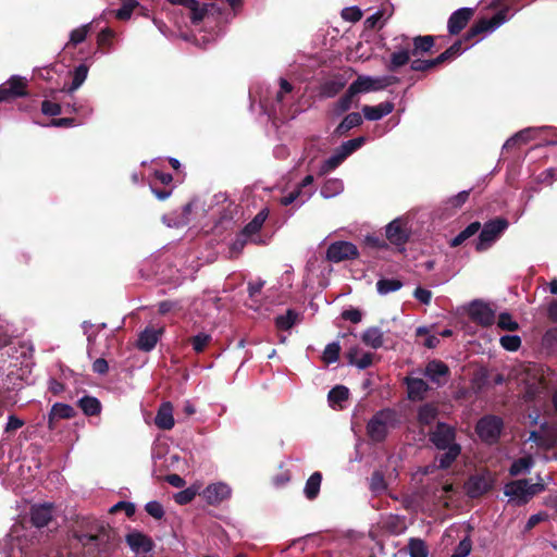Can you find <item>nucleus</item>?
Instances as JSON below:
<instances>
[{
  "mask_svg": "<svg viewBox=\"0 0 557 557\" xmlns=\"http://www.w3.org/2000/svg\"><path fill=\"white\" fill-rule=\"evenodd\" d=\"M72 537L83 547L81 557H111L121 544L119 532L94 517L83 518L81 529L72 532Z\"/></svg>",
  "mask_w": 557,
  "mask_h": 557,
  "instance_id": "f257e3e1",
  "label": "nucleus"
},
{
  "mask_svg": "<svg viewBox=\"0 0 557 557\" xmlns=\"http://www.w3.org/2000/svg\"><path fill=\"white\" fill-rule=\"evenodd\" d=\"M508 12L509 9L504 8L497 11L491 18L483 17L476 21L467 30L462 38L456 40L450 47H448L445 51H443L435 58L438 65H442L445 62H449L459 57L465 51V48L462 47L463 42H470L479 35L488 30H493L499 25H502L507 20Z\"/></svg>",
  "mask_w": 557,
  "mask_h": 557,
  "instance_id": "f03ea898",
  "label": "nucleus"
},
{
  "mask_svg": "<svg viewBox=\"0 0 557 557\" xmlns=\"http://www.w3.org/2000/svg\"><path fill=\"white\" fill-rule=\"evenodd\" d=\"M399 423V416L395 409L384 408L376 411L366 425L368 437L373 443H383L391 429Z\"/></svg>",
  "mask_w": 557,
  "mask_h": 557,
  "instance_id": "7ed1b4c3",
  "label": "nucleus"
},
{
  "mask_svg": "<svg viewBox=\"0 0 557 557\" xmlns=\"http://www.w3.org/2000/svg\"><path fill=\"white\" fill-rule=\"evenodd\" d=\"M544 491V484L534 483L530 484L527 479L515 480L507 483L504 487V494L517 506H522L529 503V500L536 494Z\"/></svg>",
  "mask_w": 557,
  "mask_h": 557,
  "instance_id": "20e7f679",
  "label": "nucleus"
},
{
  "mask_svg": "<svg viewBox=\"0 0 557 557\" xmlns=\"http://www.w3.org/2000/svg\"><path fill=\"white\" fill-rule=\"evenodd\" d=\"M503 430V419L494 414L482 417L475 425L478 436L482 442L488 445H494L499 441Z\"/></svg>",
  "mask_w": 557,
  "mask_h": 557,
  "instance_id": "39448f33",
  "label": "nucleus"
},
{
  "mask_svg": "<svg viewBox=\"0 0 557 557\" xmlns=\"http://www.w3.org/2000/svg\"><path fill=\"white\" fill-rule=\"evenodd\" d=\"M508 225L509 223L505 218H496L486 222L479 234L475 250L479 252L486 250Z\"/></svg>",
  "mask_w": 557,
  "mask_h": 557,
  "instance_id": "423d86ee",
  "label": "nucleus"
},
{
  "mask_svg": "<svg viewBox=\"0 0 557 557\" xmlns=\"http://www.w3.org/2000/svg\"><path fill=\"white\" fill-rule=\"evenodd\" d=\"M70 420V405L63 403H55L52 405L48 413V429L53 436H64V431L69 425Z\"/></svg>",
  "mask_w": 557,
  "mask_h": 557,
  "instance_id": "0eeeda50",
  "label": "nucleus"
},
{
  "mask_svg": "<svg viewBox=\"0 0 557 557\" xmlns=\"http://www.w3.org/2000/svg\"><path fill=\"white\" fill-rule=\"evenodd\" d=\"M28 82L25 77L13 75L0 86V103H10L28 95Z\"/></svg>",
  "mask_w": 557,
  "mask_h": 557,
  "instance_id": "6e6552de",
  "label": "nucleus"
},
{
  "mask_svg": "<svg viewBox=\"0 0 557 557\" xmlns=\"http://www.w3.org/2000/svg\"><path fill=\"white\" fill-rule=\"evenodd\" d=\"M397 82L398 78L396 76L371 77L359 75L357 79L354 81L350 85L359 96L360 94L382 90L391 85L396 84Z\"/></svg>",
  "mask_w": 557,
  "mask_h": 557,
  "instance_id": "1a4fd4ad",
  "label": "nucleus"
},
{
  "mask_svg": "<svg viewBox=\"0 0 557 557\" xmlns=\"http://www.w3.org/2000/svg\"><path fill=\"white\" fill-rule=\"evenodd\" d=\"M386 239L394 246L404 247L410 239L411 228L408 221L397 218L386 225Z\"/></svg>",
  "mask_w": 557,
  "mask_h": 557,
  "instance_id": "9d476101",
  "label": "nucleus"
},
{
  "mask_svg": "<svg viewBox=\"0 0 557 557\" xmlns=\"http://www.w3.org/2000/svg\"><path fill=\"white\" fill-rule=\"evenodd\" d=\"M359 251L355 244L345 240L332 243L326 250V259L334 263L358 258Z\"/></svg>",
  "mask_w": 557,
  "mask_h": 557,
  "instance_id": "9b49d317",
  "label": "nucleus"
},
{
  "mask_svg": "<svg viewBox=\"0 0 557 557\" xmlns=\"http://www.w3.org/2000/svg\"><path fill=\"white\" fill-rule=\"evenodd\" d=\"M430 441L437 449H446L456 443V429L445 422H437L434 431L430 433Z\"/></svg>",
  "mask_w": 557,
  "mask_h": 557,
  "instance_id": "f8f14e48",
  "label": "nucleus"
},
{
  "mask_svg": "<svg viewBox=\"0 0 557 557\" xmlns=\"http://www.w3.org/2000/svg\"><path fill=\"white\" fill-rule=\"evenodd\" d=\"M470 320L483 327H487L495 322V311L482 300H473L468 309Z\"/></svg>",
  "mask_w": 557,
  "mask_h": 557,
  "instance_id": "ddd939ff",
  "label": "nucleus"
},
{
  "mask_svg": "<svg viewBox=\"0 0 557 557\" xmlns=\"http://www.w3.org/2000/svg\"><path fill=\"white\" fill-rule=\"evenodd\" d=\"M348 77L345 73H335L323 79L319 86L321 98L336 97L348 84Z\"/></svg>",
  "mask_w": 557,
  "mask_h": 557,
  "instance_id": "4468645a",
  "label": "nucleus"
},
{
  "mask_svg": "<svg viewBox=\"0 0 557 557\" xmlns=\"http://www.w3.org/2000/svg\"><path fill=\"white\" fill-rule=\"evenodd\" d=\"M358 107V94L356 92L354 87L349 85L347 90L335 102L332 103L330 115L333 117H339L344 113L348 112L351 108Z\"/></svg>",
  "mask_w": 557,
  "mask_h": 557,
  "instance_id": "2eb2a0df",
  "label": "nucleus"
},
{
  "mask_svg": "<svg viewBox=\"0 0 557 557\" xmlns=\"http://www.w3.org/2000/svg\"><path fill=\"white\" fill-rule=\"evenodd\" d=\"M493 487V481L484 474L471 475L465 483L466 494L470 498H479L490 492Z\"/></svg>",
  "mask_w": 557,
  "mask_h": 557,
  "instance_id": "dca6fc26",
  "label": "nucleus"
},
{
  "mask_svg": "<svg viewBox=\"0 0 557 557\" xmlns=\"http://www.w3.org/2000/svg\"><path fill=\"white\" fill-rule=\"evenodd\" d=\"M409 40H411V49H409L411 57L419 58L433 53L436 37L433 35H418L409 39V37L404 36V41L408 42Z\"/></svg>",
  "mask_w": 557,
  "mask_h": 557,
  "instance_id": "f3484780",
  "label": "nucleus"
},
{
  "mask_svg": "<svg viewBox=\"0 0 557 557\" xmlns=\"http://www.w3.org/2000/svg\"><path fill=\"white\" fill-rule=\"evenodd\" d=\"M231 487L222 482L208 485L201 493L203 499L212 506H218L231 497Z\"/></svg>",
  "mask_w": 557,
  "mask_h": 557,
  "instance_id": "a211bd4d",
  "label": "nucleus"
},
{
  "mask_svg": "<svg viewBox=\"0 0 557 557\" xmlns=\"http://www.w3.org/2000/svg\"><path fill=\"white\" fill-rule=\"evenodd\" d=\"M474 14L471 8H461L455 11L448 18L447 29L450 35H458L470 22Z\"/></svg>",
  "mask_w": 557,
  "mask_h": 557,
  "instance_id": "6ab92c4d",
  "label": "nucleus"
},
{
  "mask_svg": "<svg viewBox=\"0 0 557 557\" xmlns=\"http://www.w3.org/2000/svg\"><path fill=\"white\" fill-rule=\"evenodd\" d=\"M450 374L448 366L441 360L428 362L424 369V375L438 386L445 384Z\"/></svg>",
  "mask_w": 557,
  "mask_h": 557,
  "instance_id": "aec40b11",
  "label": "nucleus"
},
{
  "mask_svg": "<svg viewBox=\"0 0 557 557\" xmlns=\"http://www.w3.org/2000/svg\"><path fill=\"white\" fill-rule=\"evenodd\" d=\"M407 386V396L411 401H421L430 391L428 383L419 377L406 376L404 380Z\"/></svg>",
  "mask_w": 557,
  "mask_h": 557,
  "instance_id": "412c9836",
  "label": "nucleus"
},
{
  "mask_svg": "<svg viewBox=\"0 0 557 557\" xmlns=\"http://www.w3.org/2000/svg\"><path fill=\"white\" fill-rule=\"evenodd\" d=\"M362 123L363 117L359 112L347 113L333 131V137L339 138L346 136L350 129L359 127Z\"/></svg>",
  "mask_w": 557,
  "mask_h": 557,
  "instance_id": "4be33fe9",
  "label": "nucleus"
},
{
  "mask_svg": "<svg viewBox=\"0 0 557 557\" xmlns=\"http://www.w3.org/2000/svg\"><path fill=\"white\" fill-rule=\"evenodd\" d=\"M393 110L394 104L389 101L381 102L377 106L364 104L362 107V117L367 119L368 121H379L392 113Z\"/></svg>",
  "mask_w": 557,
  "mask_h": 557,
  "instance_id": "5701e85b",
  "label": "nucleus"
},
{
  "mask_svg": "<svg viewBox=\"0 0 557 557\" xmlns=\"http://www.w3.org/2000/svg\"><path fill=\"white\" fill-rule=\"evenodd\" d=\"M162 332L163 329L154 330L152 327H146L138 335L137 348L143 351L152 350L156 347Z\"/></svg>",
  "mask_w": 557,
  "mask_h": 557,
  "instance_id": "b1692460",
  "label": "nucleus"
},
{
  "mask_svg": "<svg viewBox=\"0 0 557 557\" xmlns=\"http://www.w3.org/2000/svg\"><path fill=\"white\" fill-rule=\"evenodd\" d=\"M126 543L136 553H148L152 549V541L147 535L134 531L126 535Z\"/></svg>",
  "mask_w": 557,
  "mask_h": 557,
  "instance_id": "393cba45",
  "label": "nucleus"
},
{
  "mask_svg": "<svg viewBox=\"0 0 557 557\" xmlns=\"http://www.w3.org/2000/svg\"><path fill=\"white\" fill-rule=\"evenodd\" d=\"M52 518V507L50 505H39L32 507L30 522L36 528L46 527Z\"/></svg>",
  "mask_w": 557,
  "mask_h": 557,
  "instance_id": "a878e982",
  "label": "nucleus"
},
{
  "mask_svg": "<svg viewBox=\"0 0 557 557\" xmlns=\"http://www.w3.org/2000/svg\"><path fill=\"white\" fill-rule=\"evenodd\" d=\"M154 423L160 430H171L174 426L173 406L171 403H163L160 406Z\"/></svg>",
  "mask_w": 557,
  "mask_h": 557,
  "instance_id": "bb28decb",
  "label": "nucleus"
},
{
  "mask_svg": "<svg viewBox=\"0 0 557 557\" xmlns=\"http://www.w3.org/2000/svg\"><path fill=\"white\" fill-rule=\"evenodd\" d=\"M77 407L87 417H97L102 411L100 400L94 396L85 395L77 400Z\"/></svg>",
  "mask_w": 557,
  "mask_h": 557,
  "instance_id": "cd10ccee",
  "label": "nucleus"
},
{
  "mask_svg": "<svg viewBox=\"0 0 557 557\" xmlns=\"http://www.w3.org/2000/svg\"><path fill=\"white\" fill-rule=\"evenodd\" d=\"M443 450V454L436 456L435 461L437 462V467L440 469L446 470L451 467V465L461 454V446L453 445Z\"/></svg>",
  "mask_w": 557,
  "mask_h": 557,
  "instance_id": "c85d7f7f",
  "label": "nucleus"
},
{
  "mask_svg": "<svg viewBox=\"0 0 557 557\" xmlns=\"http://www.w3.org/2000/svg\"><path fill=\"white\" fill-rule=\"evenodd\" d=\"M384 332L379 326L368 327L361 335V341L364 345L379 349L384 343Z\"/></svg>",
  "mask_w": 557,
  "mask_h": 557,
  "instance_id": "c756f323",
  "label": "nucleus"
},
{
  "mask_svg": "<svg viewBox=\"0 0 557 557\" xmlns=\"http://www.w3.org/2000/svg\"><path fill=\"white\" fill-rule=\"evenodd\" d=\"M383 529L394 535L401 534L406 529V518L399 515H388L383 520Z\"/></svg>",
  "mask_w": 557,
  "mask_h": 557,
  "instance_id": "7c9ffc66",
  "label": "nucleus"
},
{
  "mask_svg": "<svg viewBox=\"0 0 557 557\" xmlns=\"http://www.w3.org/2000/svg\"><path fill=\"white\" fill-rule=\"evenodd\" d=\"M409 46V42H407V46L404 49L395 51L391 54L389 63L387 64V70L389 72H396L399 67L411 62Z\"/></svg>",
  "mask_w": 557,
  "mask_h": 557,
  "instance_id": "2f4dec72",
  "label": "nucleus"
},
{
  "mask_svg": "<svg viewBox=\"0 0 557 557\" xmlns=\"http://www.w3.org/2000/svg\"><path fill=\"white\" fill-rule=\"evenodd\" d=\"M322 474L319 471L313 472L307 480L304 493L309 500H313L320 493Z\"/></svg>",
  "mask_w": 557,
  "mask_h": 557,
  "instance_id": "473e14b6",
  "label": "nucleus"
},
{
  "mask_svg": "<svg viewBox=\"0 0 557 557\" xmlns=\"http://www.w3.org/2000/svg\"><path fill=\"white\" fill-rule=\"evenodd\" d=\"M209 7L213 8L214 4H200L195 0V4H188L186 9L189 10V18L193 25H199L209 12Z\"/></svg>",
  "mask_w": 557,
  "mask_h": 557,
  "instance_id": "72a5a7b5",
  "label": "nucleus"
},
{
  "mask_svg": "<svg viewBox=\"0 0 557 557\" xmlns=\"http://www.w3.org/2000/svg\"><path fill=\"white\" fill-rule=\"evenodd\" d=\"M438 416V408L435 404L428 403L418 410V422L421 425H430Z\"/></svg>",
  "mask_w": 557,
  "mask_h": 557,
  "instance_id": "f704fd0d",
  "label": "nucleus"
},
{
  "mask_svg": "<svg viewBox=\"0 0 557 557\" xmlns=\"http://www.w3.org/2000/svg\"><path fill=\"white\" fill-rule=\"evenodd\" d=\"M482 225L479 221L470 223L465 230H462L456 237L449 242V246L455 248L462 245L467 239L475 235Z\"/></svg>",
  "mask_w": 557,
  "mask_h": 557,
  "instance_id": "c9c22d12",
  "label": "nucleus"
},
{
  "mask_svg": "<svg viewBox=\"0 0 557 557\" xmlns=\"http://www.w3.org/2000/svg\"><path fill=\"white\" fill-rule=\"evenodd\" d=\"M267 218H268L267 209H263L260 212H258L255 215V218L249 223H247L245 225V227L242 230L244 236L250 237V236L257 234L261 230Z\"/></svg>",
  "mask_w": 557,
  "mask_h": 557,
  "instance_id": "e433bc0d",
  "label": "nucleus"
},
{
  "mask_svg": "<svg viewBox=\"0 0 557 557\" xmlns=\"http://www.w3.org/2000/svg\"><path fill=\"white\" fill-rule=\"evenodd\" d=\"M72 113L75 114V116L72 115V127H74L76 125L83 124L85 120L90 117L92 108H90L88 104H78L77 102H73Z\"/></svg>",
  "mask_w": 557,
  "mask_h": 557,
  "instance_id": "4c0bfd02",
  "label": "nucleus"
},
{
  "mask_svg": "<svg viewBox=\"0 0 557 557\" xmlns=\"http://www.w3.org/2000/svg\"><path fill=\"white\" fill-rule=\"evenodd\" d=\"M299 314L294 309H288L285 314L275 318V326L278 330L287 331L297 322Z\"/></svg>",
  "mask_w": 557,
  "mask_h": 557,
  "instance_id": "58836bf2",
  "label": "nucleus"
},
{
  "mask_svg": "<svg viewBox=\"0 0 557 557\" xmlns=\"http://www.w3.org/2000/svg\"><path fill=\"white\" fill-rule=\"evenodd\" d=\"M404 286L403 282L398 278H380L376 282V290L380 295H387L393 292L399 290Z\"/></svg>",
  "mask_w": 557,
  "mask_h": 557,
  "instance_id": "ea45409f",
  "label": "nucleus"
},
{
  "mask_svg": "<svg viewBox=\"0 0 557 557\" xmlns=\"http://www.w3.org/2000/svg\"><path fill=\"white\" fill-rule=\"evenodd\" d=\"M313 193L314 190L311 189L308 191H302L301 187L297 186L293 191L282 197L280 202L284 207L292 205L297 199H300V203H305L313 195Z\"/></svg>",
  "mask_w": 557,
  "mask_h": 557,
  "instance_id": "a19ab883",
  "label": "nucleus"
},
{
  "mask_svg": "<svg viewBox=\"0 0 557 557\" xmlns=\"http://www.w3.org/2000/svg\"><path fill=\"white\" fill-rule=\"evenodd\" d=\"M366 138L363 136H359L352 139H349L343 143L341 146L336 148V150L347 159L350 154L357 151L359 148L363 146Z\"/></svg>",
  "mask_w": 557,
  "mask_h": 557,
  "instance_id": "79ce46f5",
  "label": "nucleus"
},
{
  "mask_svg": "<svg viewBox=\"0 0 557 557\" xmlns=\"http://www.w3.org/2000/svg\"><path fill=\"white\" fill-rule=\"evenodd\" d=\"M97 26H98V22L92 21L88 24H85V25L72 30V48L75 47L76 45L83 42L89 33H92L96 30Z\"/></svg>",
  "mask_w": 557,
  "mask_h": 557,
  "instance_id": "37998d69",
  "label": "nucleus"
},
{
  "mask_svg": "<svg viewBox=\"0 0 557 557\" xmlns=\"http://www.w3.org/2000/svg\"><path fill=\"white\" fill-rule=\"evenodd\" d=\"M137 8H139L137 0H121V7L114 11V16L120 21H126Z\"/></svg>",
  "mask_w": 557,
  "mask_h": 557,
  "instance_id": "c03bdc74",
  "label": "nucleus"
},
{
  "mask_svg": "<svg viewBox=\"0 0 557 557\" xmlns=\"http://www.w3.org/2000/svg\"><path fill=\"white\" fill-rule=\"evenodd\" d=\"M533 133H534L533 128H525V129H522V131L516 133L512 137H510L509 139L506 140L504 148L509 149V148L519 146L521 144L529 143L533 138V136H532Z\"/></svg>",
  "mask_w": 557,
  "mask_h": 557,
  "instance_id": "a18cd8bd",
  "label": "nucleus"
},
{
  "mask_svg": "<svg viewBox=\"0 0 557 557\" xmlns=\"http://www.w3.org/2000/svg\"><path fill=\"white\" fill-rule=\"evenodd\" d=\"M115 37V33L110 27L102 28L97 36V45L98 49H101L102 52H108L113 45V39Z\"/></svg>",
  "mask_w": 557,
  "mask_h": 557,
  "instance_id": "49530a36",
  "label": "nucleus"
},
{
  "mask_svg": "<svg viewBox=\"0 0 557 557\" xmlns=\"http://www.w3.org/2000/svg\"><path fill=\"white\" fill-rule=\"evenodd\" d=\"M410 557H428L429 550L425 542L421 539L410 537L408 542Z\"/></svg>",
  "mask_w": 557,
  "mask_h": 557,
  "instance_id": "de8ad7c7",
  "label": "nucleus"
},
{
  "mask_svg": "<svg viewBox=\"0 0 557 557\" xmlns=\"http://www.w3.org/2000/svg\"><path fill=\"white\" fill-rule=\"evenodd\" d=\"M534 463V460L532 458V456H524V457H521V458H518L516 459L510 468H509V474L511 476H517L519 474H521L522 472L529 470Z\"/></svg>",
  "mask_w": 557,
  "mask_h": 557,
  "instance_id": "09e8293b",
  "label": "nucleus"
},
{
  "mask_svg": "<svg viewBox=\"0 0 557 557\" xmlns=\"http://www.w3.org/2000/svg\"><path fill=\"white\" fill-rule=\"evenodd\" d=\"M369 488L372 493L379 495L386 491L387 484L385 482L384 474L381 471H374L371 474Z\"/></svg>",
  "mask_w": 557,
  "mask_h": 557,
  "instance_id": "8fccbe9b",
  "label": "nucleus"
},
{
  "mask_svg": "<svg viewBox=\"0 0 557 557\" xmlns=\"http://www.w3.org/2000/svg\"><path fill=\"white\" fill-rule=\"evenodd\" d=\"M440 66L436 59H420L414 58L410 62V69L414 72H429L435 67Z\"/></svg>",
  "mask_w": 557,
  "mask_h": 557,
  "instance_id": "3c124183",
  "label": "nucleus"
},
{
  "mask_svg": "<svg viewBox=\"0 0 557 557\" xmlns=\"http://www.w3.org/2000/svg\"><path fill=\"white\" fill-rule=\"evenodd\" d=\"M89 71V64L82 63L72 73V91L76 90L85 82Z\"/></svg>",
  "mask_w": 557,
  "mask_h": 557,
  "instance_id": "603ef678",
  "label": "nucleus"
},
{
  "mask_svg": "<svg viewBox=\"0 0 557 557\" xmlns=\"http://www.w3.org/2000/svg\"><path fill=\"white\" fill-rule=\"evenodd\" d=\"M349 397V389L344 385H336L333 387L327 395V399L331 404L341 405Z\"/></svg>",
  "mask_w": 557,
  "mask_h": 557,
  "instance_id": "864d4df0",
  "label": "nucleus"
},
{
  "mask_svg": "<svg viewBox=\"0 0 557 557\" xmlns=\"http://www.w3.org/2000/svg\"><path fill=\"white\" fill-rule=\"evenodd\" d=\"M346 159L335 149L333 154L321 165V173L326 174L339 166Z\"/></svg>",
  "mask_w": 557,
  "mask_h": 557,
  "instance_id": "5fc2aeb1",
  "label": "nucleus"
},
{
  "mask_svg": "<svg viewBox=\"0 0 557 557\" xmlns=\"http://www.w3.org/2000/svg\"><path fill=\"white\" fill-rule=\"evenodd\" d=\"M341 346L337 342L330 343L325 346L322 359L326 364L336 362L339 359Z\"/></svg>",
  "mask_w": 557,
  "mask_h": 557,
  "instance_id": "6e6d98bb",
  "label": "nucleus"
},
{
  "mask_svg": "<svg viewBox=\"0 0 557 557\" xmlns=\"http://www.w3.org/2000/svg\"><path fill=\"white\" fill-rule=\"evenodd\" d=\"M199 494V488L195 485H191L174 495V500L178 505H187L194 500L196 495Z\"/></svg>",
  "mask_w": 557,
  "mask_h": 557,
  "instance_id": "4d7b16f0",
  "label": "nucleus"
},
{
  "mask_svg": "<svg viewBox=\"0 0 557 557\" xmlns=\"http://www.w3.org/2000/svg\"><path fill=\"white\" fill-rule=\"evenodd\" d=\"M212 341L211 335L206 333H199L195 336H191L188 342L193 346V349L200 354L205 350V348L208 346V344Z\"/></svg>",
  "mask_w": 557,
  "mask_h": 557,
  "instance_id": "13d9d810",
  "label": "nucleus"
},
{
  "mask_svg": "<svg viewBox=\"0 0 557 557\" xmlns=\"http://www.w3.org/2000/svg\"><path fill=\"white\" fill-rule=\"evenodd\" d=\"M497 325L505 331H517L519 329V324L512 319L511 314L508 312H502L498 315Z\"/></svg>",
  "mask_w": 557,
  "mask_h": 557,
  "instance_id": "bf43d9fd",
  "label": "nucleus"
},
{
  "mask_svg": "<svg viewBox=\"0 0 557 557\" xmlns=\"http://www.w3.org/2000/svg\"><path fill=\"white\" fill-rule=\"evenodd\" d=\"M543 346L549 351L557 350V327H550L545 332Z\"/></svg>",
  "mask_w": 557,
  "mask_h": 557,
  "instance_id": "052dcab7",
  "label": "nucleus"
},
{
  "mask_svg": "<svg viewBox=\"0 0 557 557\" xmlns=\"http://www.w3.org/2000/svg\"><path fill=\"white\" fill-rule=\"evenodd\" d=\"M248 238V236H244L243 232L237 235L236 239L230 247L231 258H237L242 253Z\"/></svg>",
  "mask_w": 557,
  "mask_h": 557,
  "instance_id": "680f3d73",
  "label": "nucleus"
},
{
  "mask_svg": "<svg viewBox=\"0 0 557 557\" xmlns=\"http://www.w3.org/2000/svg\"><path fill=\"white\" fill-rule=\"evenodd\" d=\"M500 345L509 351H516L521 346V338L518 335H504L500 337Z\"/></svg>",
  "mask_w": 557,
  "mask_h": 557,
  "instance_id": "e2e57ef3",
  "label": "nucleus"
},
{
  "mask_svg": "<svg viewBox=\"0 0 557 557\" xmlns=\"http://www.w3.org/2000/svg\"><path fill=\"white\" fill-rule=\"evenodd\" d=\"M121 510H124L126 516L131 518L135 515L136 508L133 503L121 500L109 509V513L114 515Z\"/></svg>",
  "mask_w": 557,
  "mask_h": 557,
  "instance_id": "0e129e2a",
  "label": "nucleus"
},
{
  "mask_svg": "<svg viewBox=\"0 0 557 557\" xmlns=\"http://www.w3.org/2000/svg\"><path fill=\"white\" fill-rule=\"evenodd\" d=\"M145 510L147 511V513L149 516H151L152 518H154L157 520L162 519L164 516L163 506L157 500H151V502L147 503L145 506Z\"/></svg>",
  "mask_w": 557,
  "mask_h": 557,
  "instance_id": "69168bd1",
  "label": "nucleus"
},
{
  "mask_svg": "<svg viewBox=\"0 0 557 557\" xmlns=\"http://www.w3.org/2000/svg\"><path fill=\"white\" fill-rule=\"evenodd\" d=\"M548 520V515L544 511H541L539 513H535V515H532L525 525H524V529H523V532L524 533H528L530 532L533 528H535L539 523L543 522V521H546Z\"/></svg>",
  "mask_w": 557,
  "mask_h": 557,
  "instance_id": "338daca9",
  "label": "nucleus"
},
{
  "mask_svg": "<svg viewBox=\"0 0 557 557\" xmlns=\"http://www.w3.org/2000/svg\"><path fill=\"white\" fill-rule=\"evenodd\" d=\"M342 17L345 21H349V22L356 23V22L361 20L362 11L358 7L345 8L342 11Z\"/></svg>",
  "mask_w": 557,
  "mask_h": 557,
  "instance_id": "774afa93",
  "label": "nucleus"
}]
</instances>
